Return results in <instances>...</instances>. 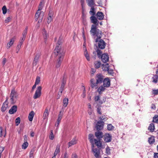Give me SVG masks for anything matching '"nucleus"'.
Here are the masks:
<instances>
[{"label":"nucleus","mask_w":158,"mask_h":158,"mask_svg":"<svg viewBox=\"0 0 158 158\" xmlns=\"http://www.w3.org/2000/svg\"><path fill=\"white\" fill-rule=\"evenodd\" d=\"M90 32L91 35L94 39L97 37L95 39L96 43H98V40L100 39L102 37L103 32L101 31L97 28L96 26L95 25H92L91 29Z\"/></svg>","instance_id":"obj_2"},{"label":"nucleus","mask_w":158,"mask_h":158,"mask_svg":"<svg viewBox=\"0 0 158 158\" xmlns=\"http://www.w3.org/2000/svg\"><path fill=\"white\" fill-rule=\"evenodd\" d=\"M6 133V131H4V132H3L2 128L0 127V137H1L3 135L4 136H5Z\"/></svg>","instance_id":"obj_36"},{"label":"nucleus","mask_w":158,"mask_h":158,"mask_svg":"<svg viewBox=\"0 0 158 158\" xmlns=\"http://www.w3.org/2000/svg\"><path fill=\"white\" fill-rule=\"evenodd\" d=\"M90 19L91 23H93L92 25H95L96 26V27L98 25L99 21L98 20V19L95 17V16H92L90 18Z\"/></svg>","instance_id":"obj_8"},{"label":"nucleus","mask_w":158,"mask_h":158,"mask_svg":"<svg viewBox=\"0 0 158 158\" xmlns=\"http://www.w3.org/2000/svg\"><path fill=\"white\" fill-rule=\"evenodd\" d=\"M42 87L40 86L38 87L35 91V93L33 96V98L35 99L39 98L41 95V91Z\"/></svg>","instance_id":"obj_5"},{"label":"nucleus","mask_w":158,"mask_h":158,"mask_svg":"<svg viewBox=\"0 0 158 158\" xmlns=\"http://www.w3.org/2000/svg\"><path fill=\"white\" fill-rule=\"evenodd\" d=\"M88 5L90 7H93L95 5L94 0H86Z\"/></svg>","instance_id":"obj_24"},{"label":"nucleus","mask_w":158,"mask_h":158,"mask_svg":"<svg viewBox=\"0 0 158 158\" xmlns=\"http://www.w3.org/2000/svg\"><path fill=\"white\" fill-rule=\"evenodd\" d=\"M68 99L67 98H65L63 101V106L66 107L68 103Z\"/></svg>","instance_id":"obj_37"},{"label":"nucleus","mask_w":158,"mask_h":158,"mask_svg":"<svg viewBox=\"0 0 158 158\" xmlns=\"http://www.w3.org/2000/svg\"><path fill=\"white\" fill-rule=\"evenodd\" d=\"M99 118L101 120L100 121H101V120H103L104 121H105V120H104V119H105V120H107V118H104L103 116H102V117L101 116V117H99Z\"/></svg>","instance_id":"obj_60"},{"label":"nucleus","mask_w":158,"mask_h":158,"mask_svg":"<svg viewBox=\"0 0 158 158\" xmlns=\"http://www.w3.org/2000/svg\"><path fill=\"white\" fill-rule=\"evenodd\" d=\"M95 135L98 139L101 140L103 137V134L102 132L98 131L95 133Z\"/></svg>","instance_id":"obj_11"},{"label":"nucleus","mask_w":158,"mask_h":158,"mask_svg":"<svg viewBox=\"0 0 158 158\" xmlns=\"http://www.w3.org/2000/svg\"><path fill=\"white\" fill-rule=\"evenodd\" d=\"M155 129L154 125L153 123H152L150 124V126L149 127V130H150V131L152 132L154 131Z\"/></svg>","instance_id":"obj_34"},{"label":"nucleus","mask_w":158,"mask_h":158,"mask_svg":"<svg viewBox=\"0 0 158 158\" xmlns=\"http://www.w3.org/2000/svg\"><path fill=\"white\" fill-rule=\"evenodd\" d=\"M16 39L15 36L11 38L10 41L7 44L6 48H10L11 46L14 44V43Z\"/></svg>","instance_id":"obj_18"},{"label":"nucleus","mask_w":158,"mask_h":158,"mask_svg":"<svg viewBox=\"0 0 158 158\" xmlns=\"http://www.w3.org/2000/svg\"><path fill=\"white\" fill-rule=\"evenodd\" d=\"M109 65L108 63L105 64H103L102 65V68L104 71H108L109 73L112 74L113 73V69H110Z\"/></svg>","instance_id":"obj_4"},{"label":"nucleus","mask_w":158,"mask_h":158,"mask_svg":"<svg viewBox=\"0 0 158 158\" xmlns=\"http://www.w3.org/2000/svg\"><path fill=\"white\" fill-rule=\"evenodd\" d=\"M100 140H98L96 139H94L95 143L96 145L98 147H101L102 146V143L100 141Z\"/></svg>","instance_id":"obj_31"},{"label":"nucleus","mask_w":158,"mask_h":158,"mask_svg":"<svg viewBox=\"0 0 158 158\" xmlns=\"http://www.w3.org/2000/svg\"><path fill=\"white\" fill-rule=\"evenodd\" d=\"M154 158H158V153H154Z\"/></svg>","instance_id":"obj_64"},{"label":"nucleus","mask_w":158,"mask_h":158,"mask_svg":"<svg viewBox=\"0 0 158 158\" xmlns=\"http://www.w3.org/2000/svg\"><path fill=\"white\" fill-rule=\"evenodd\" d=\"M97 112L98 114H102L101 111V107L100 106H98L97 109Z\"/></svg>","instance_id":"obj_53"},{"label":"nucleus","mask_w":158,"mask_h":158,"mask_svg":"<svg viewBox=\"0 0 158 158\" xmlns=\"http://www.w3.org/2000/svg\"><path fill=\"white\" fill-rule=\"evenodd\" d=\"M111 136L109 134H106L104 136V140L105 142H109L111 141Z\"/></svg>","instance_id":"obj_12"},{"label":"nucleus","mask_w":158,"mask_h":158,"mask_svg":"<svg viewBox=\"0 0 158 158\" xmlns=\"http://www.w3.org/2000/svg\"><path fill=\"white\" fill-rule=\"evenodd\" d=\"M34 153V150H31L30 152L29 157L30 158H33Z\"/></svg>","instance_id":"obj_52"},{"label":"nucleus","mask_w":158,"mask_h":158,"mask_svg":"<svg viewBox=\"0 0 158 158\" xmlns=\"http://www.w3.org/2000/svg\"><path fill=\"white\" fill-rule=\"evenodd\" d=\"M94 67L96 69H98L100 67L101 63L100 61H95L94 63Z\"/></svg>","instance_id":"obj_35"},{"label":"nucleus","mask_w":158,"mask_h":158,"mask_svg":"<svg viewBox=\"0 0 158 158\" xmlns=\"http://www.w3.org/2000/svg\"><path fill=\"white\" fill-rule=\"evenodd\" d=\"M110 149L109 148H106V153L107 154H110Z\"/></svg>","instance_id":"obj_58"},{"label":"nucleus","mask_w":158,"mask_h":158,"mask_svg":"<svg viewBox=\"0 0 158 158\" xmlns=\"http://www.w3.org/2000/svg\"><path fill=\"white\" fill-rule=\"evenodd\" d=\"M45 2V0H41L39 4L38 7V9L39 10H41L44 6Z\"/></svg>","instance_id":"obj_29"},{"label":"nucleus","mask_w":158,"mask_h":158,"mask_svg":"<svg viewBox=\"0 0 158 158\" xmlns=\"http://www.w3.org/2000/svg\"><path fill=\"white\" fill-rule=\"evenodd\" d=\"M151 94L154 95H156L158 94V89H152L151 92Z\"/></svg>","instance_id":"obj_39"},{"label":"nucleus","mask_w":158,"mask_h":158,"mask_svg":"<svg viewBox=\"0 0 158 158\" xmlns=\"http://www.w3.org/2000/svg\"><path fill=\"white\" fill-rule=\"evenodd\" d=\"M28 28L27 27H26L24 30L23 32V36L26 37V36L27 34V30Z\"/></svg>","instance_id":"obj_51"},{"label":"nucleus","mask_w":158,"mask_h":158,"mask_svg":"<svg viewBox=\"0 0 158 158\" xmlns=\"http://www.w3.org/2000/svg\"><path fill=\"white\" fill-rule=\"evenodd\" d=\"M60 145L57 144L56 146V148L54 153V156H56L60 152Z\"/></svg>","instance_id":"obj_25"},{"label":"nucleus","mask_w":158,"mask_h":158,"mask_svg":"<svg viewBox=\"0 0 158 158\" xmlns=\"http://www.w3.org/2000/svg\"><path fill=\"white\" fill-rule=\"evenodd\" d=\"M42 33L43 37L44 39V42L45 43H46L47 40V37L48 36V34L47 33V31L44 28L42 29Z\"/></svg>","instance_id":"obj_13"},{"label":"nucleus","mask_w":158,"mask_h":158,"mask_svg":"<svg viewBox=\"0 0 158 158\" xmlns=\"http://www.w3.org/2000/svg\"><path fill=\"white\" fill-rule=\"evenodd\" d=\"M17 93L14 89L11 91L10 95V100L12 104H14L16 102L18 97Z\"/></svg>","instance_id":"obj_3"},{"label":"nucleus","mask_w":158,"mask_h":158,"mask_svg":"<svg viewBox=\"0 0 158 158\" xmlns=\"http://www.w3.org/2000/svg\"><path fill=\"white\" fill-rule=\"evenodd\" d=\"M20 119L19 117L15 119L16 125L17 126L20 123Z\"/></svg>","instance_id":"obj_47"},{"label":"nucleus","mask_w":158,"mask_h":158,"mask_svg":"<svg viewBox=\"0 0 158 158\" xmlns=\"http://www.w3.org/2000/svg\"><path fill=\"white\" fill-rule=\"evenodd\" d=\"M50 134L49 136V138L51 140H53L54 138V135H53V133L52 130H51L50 131Z\"/></svg>","instance_id":"obj_44"},{"label":"nucleus","mask_w":158,"mask_h":158,"mask_svg":"<svg viewBox=\"0 0 158 158\" xmlns=\"http://www.w3.org/2000/svg\"><path fill=\"white\" fill-rule=\"evenodd\" d=\"M66 80L64 78H63V80L61 82V86L60 89V93H61L64 89L65 85L66 84Z\"/></svg>","instance_id":"obj_21"},{"label":"nucleus","mask_w":158,"mask_h":158,"mask_svg":"<svg viewBox=\"0 0 158 158\" xmlns=\"http://www.w3.org/2000/svg\"><path fill=\"white\" fill-rule=\"evenodd\" d=\"M48 115V111L47 109H46L44 113L43 118L44 119H47Z\"/></svg>","instance_id":"obj_30"},{"label":"nucleus","mask_w":158,"mask_h":158,"mask_svg":"<svg viewBox=\"0 0 158 158\" xmlns=\"http://www.w3.org/2000/svg\"><path fill=\"white\" fill-rule=\"evenodd\" d=\"M156 75H155L153 77V82L156 83L157 82L158 79V68L157 69L156 72Z\"/></svg>","instance_id":"obj_23"},{"label":"nucleus","mask_w":158,"mask_h":158,"mask_svg":"<svg viewBox=\"0 0 158 158\" xmlns=\"http://www.w3.org/2000/svg\"><path fill=\"white\" fill-rule=\"evenodd\" d=\"M77 139L76 137H75L72 139L68 143L69 147L72 145L76 144L77 143Z\"/></svg>","instance_id":"obj_14"},{"label":"nucleus","mask_w":158,"mask_h":158,"mask_svg":"<svg viewBox=\"0 0 158 158\" xmlns=\"http://www.w3.org/2000/svg\"><path fill=\"white\" fill-rule=\"evenodd\" d=\"M97 53L98 56V57H101L102 56V51L100 50L99 49H98L97 50Z\"/></svg>","instance_id":"obj_48"},{"label":"nucleus","mask_w":158,"mask_h":158,"mask_svg":"<svg viewBox=\"0 0 158 158\" xmlns=\"http://www.w3.org/2000/svg\"><path fill=\"white\" fill-rule=\"evenodd\" d=\"M62 40L61 38H59L54 51L55 54L58 56V59L56 65V67L57 68L60 66L65 52L64 49L61 48L60 45L62 43Z\"/></svg>","instance_id":"obj_1"},{"label":"nucleus","mask_w":158,"mask_h":158,"mask_svg":"<svg viewBox=\"0 0 158 158\" xmlns=\"http://www.w3.org/2000/svg\"><path fill=\"white\" fill-rule=\"evenodd\" d=\"M4 149V148L2 147H0V158H1L2 152Z\"/></svg>","instance_id":"obj_54"},{"label":"nucleus","mask_w":158,"mask_h":158,"mask_svg":"<svg viewBox=\"0 0 158 158\" xmlns=\"http://www.w3.org/2000/svg\"><path fill=\"white\" fill-rule=\"evenodd\" d=\"M20 48H21V47H19V46H17V47H16V52L17 53H18L19 52Z\"/></svg>","instance_id":"obj_61"},{"label":"nucleus","mask_w":158,"mask_h":158,"mask_svg":"<svg viewBox=\"0 0 158 158\" xmlns=\"http://www.w3.org/2000/svg\"><path fill=\"white\" fill-rule=\"evenodd\" d=\"M60 123V122H57L56 121V122L55 123V126L56 127H57V128L56 129V131H57L58 129V125Z\"/></svg>","instance_id":"obj_56"},{"label":"nucleus","mask_w":158,"mask_h":158,"mask_svg":"<svg viewBox=\"0 0 158 158\" xmlns=\"http://www.w3.org/2000/svg\"><path fill=\"white\" fill-rule=\"evenodd\" d=\"M102 61L104 63H106L109 60V56L107 53L102 54L101 57Z\"/></svg>","instance_id":"obj_10"},{"label":"nucleus","mask_w":158,"mask_h":158,"mask_svg":"<svg viewBox=\"0 0 158 158\" xmlns=\"http://www.w3.org/2000/svg\"><path fill=\"white\" fill-rule=\"evenodd\" d=\"M155 142L154 137L151 136L150 137H149V143L151 144H153Z\"/></svg>","instance_id":"obj_33"},{"label":"nucleus","mask_w":158,"mask_h":158,"mask_svg":"<svg viewBox=\"0 0 158 158\" xmlns=\"http://www.w3.org/2000/svg\"><path fill=\"white\" fill-rule=\"evenodd\" d=\"M40 81V77L37 76L35 80V83L37 85H38Z\"/></svg>","instance_id":"obj_50"},{"label":"nucleus","mask_w":158,"mask_h":158,"mask_svg":"<svg viewBox=\"0 0 158 158\" xmlns=\"http://www.w3.org/2000/svg\"><path fill=\"white\" fill-rule=\"evenodd\" d=\"M2 10L3 14H5L6 13L7 9L5 6H3L2 8Z\"/></svg>","instance_id":"obj_45"},{"label":"nucleus","mask_w":158,"mask_h":158,"mask_svg":"<svg viewBox=\"0 0 158 158\" xmlns=\"http://www.w3.org/2000/svg\"><path fill=\"white\" fill-rule=\"evenodd\" d=\"M52 14H51V13H49L48 14V20H47V23L48 24L50 23L51 22L52 18Z\"/></svg>","instance_id":"obj_38"},{"label":"nucleus","mask_w":158,"mask_h":158,"mask_svg":"<svg viewBox=\"0 0 158 158\" xmlns=\"http://www.w3.org/2000/svg\"><path fill=\"white\" fill-rule=\"evenodd\" d=\"M99 99V97L98 96H97L95 97V101H98Z\"/></svg>","instance_id":"obj_63"},{"label":"nucleus","mask_w":158,"mask_h":158,"mask_svg":"<svg viewBox=\"0 0 158 158\" xmlns=\"http://www.w3.org/2000/svg\"><path fill=\"white\" fill-rule=\"evenodd\" d=\"M90 86L92 88H98V84L97 82H95V80L94 79H92L90 80Z\"/></svg>","instance_id":"obj_19"},{"label":"nucleus","mask_w":158,"mask_h":158,"mask_svg":"<svg viewBox=\"0 0 158 158\" xmlns=\"http://www.w3.org/2000/svg\"><path fill=\"white\" fill-rule=\"evenodd\" d=\"M104 122L103 121H99L97 123L95 128L97 131L102 129L103 128Z\"/></svg>","instance_id":"obj_6"},{"label":"nucleus","mask_w":158,"mask_h":158,"mask_svg":"<svg viewBox=\"0 0 158 158\" xmlns=\"http://www.w3.org/2000/svg\"><path fill=\"white\" fill-rule=\"evenodd\" d=\"M90 11L89 12V14L92 16H95L96 12L94 6L91 7Z\"/></svg>","instance_id":"obj_27"},{"label":"nucleus","mask_w":158,"mask_h":158,"mask_svg":"<svg viewBox=\"0 0 158 158\" xmlns=\"http://www.w3.org/2000/svg\"><path fill=\"white\" fill-rule=\"evenodd\" d=\"M84 54L87 60L89 61L90 60V57L89 54L88 53V52H84Z\"/></svg>","instance_id":"obj_49"},{"label":"nucleus","mask_w":158,"mask_h":158,"mask_svg":"<svg viewBox=\"0 0 158 158\" xmlns=\"http://www.w3.org/2000/svg\"><path fill=\"white\" fill-rule=\"evenodd\" d=\"M94 135L92 134H90L89 135V139L90 141L92 143L93 142L94 139Z\"/></svg>","instance_id":"obj_41"},{"label":"nucleus","mask_w":158,"mask_h":158,"mask_svg":"<svg viewBox=\"0 0 158 158\" xmlns=\"http://www.w3.org/2000/svg\"><path fill=\"white\" fill-rule=\"evenodd\" d=\"M153 122L154 123H158V115H155L153 118Z\"/></svg>","instance_id":"obj_42"},{"label":"nucleus","mask_w":158,"mask_h":158,"mask_svg":"<svg viewBox=\"0 0 158 158\" xmlns=\"http://www.w3.org/2000/svg\"><path fill=\"white\" fill-rule=\"evenodd\" d=\"M34 115V113L33 111H31L28 116V119L29 121H31L33 120Z\"/></svg>","instance_id":"obj_26"},{"label":"nucleus","mask_w":158,"mask_h":158,"mask_svg":"<svg viewBox=\"0 0 158 158\" xmlns=\"http://www.w3.org/2000/svg\"><path fill=\"white\" fill-rule=\"evenodd\" d=\"M17 110V106L15 105L13 106L9 110V113L10 114L15 113Z\"/></svg>","instance_id":"obj_22"},{"label":"nucleus","mask_w":158,"mask_h":158,"mask_svg":"<svg viewBox=\"0 0 158 158\" xmlns=\"http://www.w3.org/2000/svg\"><path fill=\"white\" fill-rule=\"evenodd\" d=\"M114 127L111 124H109L107 125V129L109 131H111L114 128Z\"/></svg>","instance_id":"obj_46"},{"label":"nucleus","mask_w":158,"mask_h":158,"mask_svg":"<svg viewBox=\"0 0 158 158\" xmlns=\"http://www.w3.org/2000/svg\"><path fill=\"white\" fill-rule=\"evenodd\" d=\"M63 113L62 112V111H60L59 112V113L58 114V118H60L62 119L63 116Z\"/></svg>","instance_id":"obj_55"},{"label":"nucleus","mask_w":158,"mask_h":158,"mask_svg":"<svg viewBox=\"0 0 158 158\" xmlns=\"http://www.w3.org/2000/svg\"><path fill=\"white\" fill-rule=\"evenodd\" d=\"M40 56V53H38L36 54L33 62V65L34 66H35L36 65L37 63L38 62V59Z\"/></svg>","instance_id":"obj_20"},{"label":"nucleus","mask_w":158,"mask_h":158,"mask_svg":"<svg viewBox=\"0 0 158 158\" xmlns=\"http://www.w3.org/2000/svg\"><path fill=\"white\" fill-rule=\"evenodd\" d=\"M28 145V143L27 142H25L22 145V148L23 149H26Z\"/></svg>","instance_id":"obj_43"},{"label":"nucleus","mask_w":158,"mask_h":158,"mask_svg":"<svg viewBox=\"0 0 158 158\" xmlns=\"http://www.w3.org/2000/svg\"><path fill=\"white\" fill-rule=\"evenodd\" d=\"M39 10V9H38V10L37 11L36 13L35 14V17L36 19V20H37V19L40 16V10Z\"/></svg>","instance_id":"obj_40"},{"label":"nucleus","mask_w":158,"mask_h":158,"mask_svg":"<svg viewBox=\"0 0 158 158\" xmlns=\"http://www.w3.org/2000/svg\"><path fill=\"white\" fill-rule=\"evenodd\" d=\"M72 158H78V157L76 153H73L72 155Z\"/></svg>","instance_id":"obj_57"},{"label":"nucleus","mask_w":158,"mask_h":158,"mask_svg":"<svg viewBox=\"0 0 158 158\" xmlns=\"http://www.w3.org/2000/svg\"><path fill=\"white\" fill-rule=\"evenodd\" d=\"M105 87L102 85L98 89L97 91L99 94H101L102 92H103L105 89Z\"/></svg>","instance_id":"obj_28"},{"label":"nucleus","mask_w":158,"mask_h":158,"mask_svg":"<svg viewBox=\"0 0 158 158\" xmlns=\"http://www.w3.org/2000/svg\"><path fill=\"white\" fill-rule=\"evenodd\" d=\"M7 107V104L5 103H3V104H2V105L1 109L2 111L3 112H4V111H5Z\"/></svg>","instance_id":"obj_32"},{"label":"nucleus","mask_w":158,"mask_h":158,"mask_svg":"<svg viewBox=\"0 0 158 158\" xmlns=\"http://www.w3.org/2000/svg\"><path fill=\"white\" fill-rule=\"evenodd\" d=\"M95 79L97 83H101L103 82L104 80L103 76L101 74H98L96 75Z\"/></svg>","instance_id":"obj_9"},{"label":"nucleus","mask_w":158,"mask_h":158,"mask_svg":"<svg viewBox=\"0 0 158 158\" xmlns=\"http://www.w3.org/2000/svg\"><path fill=\"white\" fill-rule=\"evenodd\" d=\"M96 70L95 69L92 68L91 69V72L92 74H94V73L95 72Z\"/></svg>","instance_id":"obj_62"},{"label":"nucleus","mask_w":158,"mask_h":158,"mask_svg":"<svg viewBox=\"0 0 158 158\" xmlns=\"http://www.w3.org/2000/svg\"><path fill=\"white\" fill-rule=\"evenodd\" d=\"M10 19H11L10 17H8L5 20V22L6 23H8L10 21Z\"/></svg>","instance_id":"obj_59"},{"label":"nucleus","mask_w":158,"mask_h":158,"mask_svg":"<svg viewBox=\"0 0 158 158\" xmlns=\"http://www.w3.org/2000/svg\"><path fill=\"white\" fill-rule=\"evenodd\" d=\"M92 150L94 152V154L96 158H98L99 156L100 150L98 148H92Z\"/></svg>","instance_id":"obj_15"},{"label":"nucleus","mask_w":158,"mask_h":158,"mask_svg":"<svg viewBox=\"0 0 158 158\" xmlns=\"http://www.w3.org/2000/svg\"><path fill=\"white\" fill-rule=\"evenodd\" d=\"M96 17L99 20H103L104 18V15L103 13L101 11H98L96 15Z\"/></svg>","instance_id":"obj_16"},{"label":"nucleus","mask_w":158,"mask_h":158,"mask_svg":"<svg viewBox=\"0 0 158 158\" xmlns=\"http://www.w3.org/2000/svg\"><path fill=\"white\" fill-rule=\"evenodd\" d=\"M98 46L99 48L103 49L105 48L106 43L103 40L101 39L98 40Z\"/></svg>","instance_id":"obj_7"},{"label":"nucleus","mask_w":158,"mask_h":158,"mask_svg":"<svg viewBox=\"0 0 158 158\" xmlns=\"http://www.w3.org/2000/svg\"><path fill=\"white\" fill-rule=\"evenodd\" d=\"M103 82V85L105 87H108L110 86V82L109 78H106L105 79Z\"/></svg>","instance_id":"obj_17"}]
</instances>
